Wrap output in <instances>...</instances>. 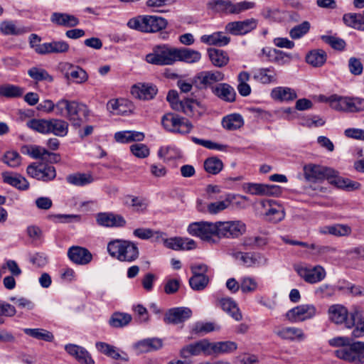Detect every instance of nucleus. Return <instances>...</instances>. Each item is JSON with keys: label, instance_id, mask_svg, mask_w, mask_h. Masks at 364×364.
<instances>
[{"label": "nucleus", "instance_id": "obj_11", "mask_svg": "<svg viewBox=\"0 0 364 364\" xmlns=\"http://www.w3.org/2000/svg\"><path fill=\"white\" fill-rule=\"evenodd\" d=\"M317 313L314 304H301L289 310L285 316L291 323L302 322L312 318Z\"/></svg>", "mask_w": 364, "mask_h": 364}, {"label": "nucleus", "instance_id": "obj_40", "mask_svg": "<svg viewBox=\"0 0 364 364\" xmlns=\"http://www.w3.org/2000/svg\"><path fill=\"white\" fill-rule=\"evenodd\" d=\"M254 79L263 84H269L277 81V73L272 67L260 68L254 74Z\"/></svg>", "mask_w": 364, "mask_h": 364}, {"label": "nucleus", "instance_id": "obj_10", "mask_svg": "<svg viewBox=\"0 0 364 364\" xmlns=\"http://www.w3.org/2000/svg\"><path fill=\"white\" fill-rule=\"evenodd\" d=\"M246 225L240 220L218 222V238H237L245 233Z\"/></svg>", "mask_w": 364, "mask_h": 364}, {"label": "nucleus", "instance_id": "obj_51", "mask_svg": "<svg viewBox=\"0 0 364 364\" xmlns=\"http://www.w3.org/2000/svg\"><path fill=\"white\" fill-rule=\"evenodd\" d=\"M23 93V89L11 84L0 86V96L7 98L18 97Z\"/></svg>", "mask_w": 364, "mask_h": 364}, {"label": "nucleus", "instance_id": "obj_21", "mask_svg": "<svg viewBox=\"0 0 364 364\" xmlns=\"http://www.w3.org/2000/svg\"><path fill=\"white\" fill-rule=\"evenodd\" d=\"M208 355L228 354L235 351L237 344L231 341L210 342L208 340Z\"/></svg>", "mask_w": 364, "mask_h": 364}, {"label": "nucleus", "instance_id": "obj_41", "mask_svg": "<svg viewBox=\"0 0 364 364\" xmlns=\"http://www.w3.org/2000/svg\"><path fill=\"white\" fill-rule=\"evenodd\" d=\"M343 21L347 26L357 30L364 31L363 14H346L343 16Z\"/></svg>", "mask_w": 364, "mask_h": 364}, {"label": "nucleus", "instance_id": "obj_7", "mask_svg": "<svg viewBox=\"0 0 364 364\" xmlns=\"http://www.w3.org/2000/svg\"><path fill=\"white\" fill-rule=\"evenodd\" d=\"M188 232L193 236L198 237L202 240L210 243H216L214 237H218V222H195L188 227Z\"/></svg>", "mask_w": 364, "mask_h": 364}, {"label": "nucleus", "instance_id": "obj_35", "mask_svg": "<svg viewBox=\"0 0 364 364\" xmlns=\"http://www.w3.org/2000/svg\"><path fill=\"white\" fill-rule=\"evenodd\" d=\"M68 132V123L63 119L52 118L49 119L48 134L57 136H65Z\"/></svg>", "mask_w": 364, "mask_h": 364}, {"label": "nucleus", "instance_id": "obj_29", "mask_svg": "<svg viewBox=\"0 0 364 364\" xmlns=\"http://www.w3.org/2000/svg\"><path fill=\"white\" fill-rule=\"evenodd\" d=\"M218 305L235 321H240L242 319V315L237 304L231 298L227 297L219 299Z\"/></svg>", "mask_w": 364, "mask_h": 364}, {"label": "nucleus", "instance_id": "obj_23", "mask_svg": "<svg viewBox=\"0 0 364 364\" xmlns=\"http://www.w3.org/2000/svg\"><path fill=\"white\" fill-rule=\"evenodd\" d=\"M162 340L158 338H149L139 341L134 345L135 350L138 353H145L161 348Z\"/></svg>", "mask_w": 364, "mask_h": 364}, {"label": "nucleus", "instance_id": "obj_24", "mask_svg": "<svg viewBox=\"0 0 364 364\" xmlns=\"http://www.w3.org/2000/svg\"><path fill=\"white\" fill-rule=\"evenodd\" d=\"M201 58L199 51L188 48H176L175 62L183 61L186 63H195Z\"/></svg>", "mask_w": 364, "mask_h": 364}, {"label": "nucleus", "instance_id": "obj_31", "mask_svg": "<svg viewBox=\"0 0 364 364\" xmlns=\"http://www.w3.org/2000/svg\"><path fill=\"white\" fill-rule=\"evenodd\" d=\"M271 97L279 102L293 101L297 97L296 91L288 87H277L271 92Z\"/></svg>", "mask_w": 364, "mask_h": 364}, {"label": "nucleus", "instance_id": "obj_33", "mask_svg": "<svg viewBox=\"0 0 364 364\" xmlns=\"http://www.w3.org/2000/svg\"><path fill=\"white\" fill-rule=\"evenodd\" d=\"M330 106L335 110L351 112V98L331 95L328 99Z\"/></svg>", "mask_w": 364, "mask_h": 364}, {"label": "nucleus", "instance_id": "obj_52", "mask_svg": "<svg viewBox=\"0 0 364 364\" xmlns=\"http://www.w3.org/2000/svg\"><path fill=\"white\" fill-rule=\"evenodd\" d=\"M274 188L273 186H267L260 183H249L247 186V192L252 195H272V190Z\"/></svg>", "mask_w": 364, "mask_h": 364}, {"label": "nucleus", "instance_id": "obj_45", "mask_svg": "<svg viewBox=\"0 0 364 364\" xmlns=\"http://www.w3.org/2000/svg\"><path fill=\"white\" fill-rule=\"evenodd\" d=\"M237 258L240 259L246 267L258 265L263 259L259 254L252 252H239L237 253Z\"/></svg>", "mask_w": 364, "mask_h": 364}, {"label": "nucleus", "instance_id": "obj_61", "mask_svg": "<svg viewBox=\"0 0 364 364\" xmlns=\"http://www.w3.org/2000/svg\"><path fill=\"white\" fill-rule=\"evenodd\" d=\"M3 161L12 168L18 167L21 162V157L16 151H7L3 159Z\"/></svg>", "mask_w": 364, "mask_h": 364}, {"label": "nucleus", "instance_id": "obj_53", "mask_svg": "<svg viewBox=\"0 0 364 364\" xmlns=\"http://www.w3.org/2000/svg\"><path fill=\"white\" fill-rule=\"evenodd\" d=\"M71 70L66 74V77H71L75 82L81 84L88 80V75L87 72L79 66H73L70 65Z\"/></svg>", "mask_w": 364, "mask_h": 364}, {"label": "nucleus", "instance_id": "obj_44", "mask_svg": "<svg viewBox=\"0 0 364 364\" xmlns=\"http://www.w3.org/2000/svg\"><path fill=\"white\" fill-rule=\"evenodd\" d=\"M66 181L72 185L83 186L92 183L94 181V178L90 173H75L68 175L66 177Z\"/></svg>", "mask_w": 364, "mask_h": 364}, {"label": "nucleus", "instance_id": "obj_47", "mask_svg": "<svg viewBox=\"0 0 364 364\" xmlns=\"http://www.w3.org/2000/svg\"><path fill=\"white\" fill-rule=\"evenodd\" d=\"M132 316L126 313H114L110 318L109 323L114 328H122L128 325L132 321Z\"/></svg>", "mask_w": 364, "mask_h": 364}, {"label": "nucleus", "instance_id": "obj_17", "mask_svg": "<svg viewBox=\"0 0 364 364\" xmlns=\"http://www.w3.org/2000/svg\"><path fill=\"white\" fill-rule=\"evenodd\" d=\"M97 223L106 228H120L126 225L125 219L113 213H99L96 215Z\"/></svg>", "mask_w": 364, "mask_h": 364}, {"label": "nucleus", "instance_id": "obj_4", "mask_svg": "<svg viewBox=\"0 0 364 364\" xmlns=\"http://www.w3.org/2000/svg\"><path fill=\"white\" fill-rule=\"evenodd\" d=\"M107 252L109 255L121 262H132L139 255L137 245L124 240H113L107 244Z\"/></svg>", "mask_w": 364, "mask_h": 364}, {"label": "nucleus", "instance_id": "obj_39", "mask_svg": "<svg viewBox=\"0 0 364 364\" xmlns=\"http://www.w3.org/2000/svg\"><path fill=\"white\" fill-rule=\"evenodd\" d=\"M244 124L242 117L240 114H230L224 117L222 119L223 127L227 130H236Z\"/></svg>", "mask_w": 364, "mask_h": 364}, {"label": "nucleus", "instance_id": "obj_27", "mask_svg": "<svg viewBox=\"0 0 364 364\" xmlns=\"http://www.w3.org/2000/svg\"><path fill=\"white\" fill-rule=\"evenodd\" d=\"M164 243L166 247L174 250H192L196 247L195 241L189 238L172 237L164 240Z\"/></svg>", "mask_w": 364, "mask_h": 364}, {"label": "nucleus", "instance_id": "obj_46", "mask_svg": "<svg viewBox=\"0 0 364 364\" xmlns=\"http://www.w3.org/2000/svg\"><path fill=\"white\" fill-rule=\"evenodd\" d=\"M250 77V74L246 71L240 72L237 76V90L240 95L247 97L251 93V87L247 82Z\"/></svg>", "mask_w": 364, "mask_h": 364}, {"label": "nucleus", "instance_id": "obj_49", "mask_svg": "<svg viewBox=\"0 0 364 364\" xmlns=\"http://www.w3.org/2000/svg\"><path fill=\"white\" fill-rule=\"evenodd\" d=\"M23 332L34 338L50 342L53 339L51 332L43 328H24Z\"/></svg>", "mask_w": 364, "mask_h": 364}, {"label": "nucleus", "instance_id": "obj_38", "mask_svg": "<svg viewBox=\"0 0 364 364\" xmlns=\"http://www.w3.org/2000/svg\"><path fill=\"white\" fill-rule=\"evenodd\" d=\"M208 53L210 60L215 67H223L226 65L229 61L227 53L220 49L208 48Z\"/></svg>", "mask_w": 364, "mask_h": 364}, {"label": "nucleus", "instance_id": "obj_13", "mask_svg": "<svg viewBox=\"0 0 364 364\" xmlns=\"http://www.w3.org/2000/svg\"><path fill=\"white\" fill-rule=\"evenodd\" d=\"M208 339L204 338L184 346L180 350V355L187 363H191V358L201 354L208 355Z\"/></svg>", "mask_w": 364, "mask_h": 364}, {"label": "nucleus", "instance_id": "obj_55", "mask_svg": "<svg viewBox=\"0 0 364 364\" xmlns=\"http://www.w3.org/2000/svg\"><path fill=\"white\" fill-rule=\"evenodd\" d=\"M209 283L208 276L200 274L193 275L189 279V284L192 289L195 291L203 290Z\"/></svg>", "mask_w": 364, "mask_h": 364}, {"label": "nucleus", "instance_id": "obj_48", "mask_svg": "<svg viewBox=\"0 0 364 364\" xmlns=\"http://www.w3.org/2000/svg\"><path fill=\"white\" fill-rule=\"evenodd\" d=\"M26 125L28 128L41 134H48L49 119H32L27 122Z\"/></svg>", "mask_w": 364, "mask_h": 364}, {"label": "nucleus", "instance_id": "obj_5", "mask_svg": "<svg viewBox=\"0 0 364 364\" xmlns=\"http://www.w3.org/2000/svg\"><path fill=\"white\" fill-rule=\"evenodd\" d=\"M329 319L336 324H344L351 328L355 322L360 319L363 311L360 307L354 306L350 311L341 304L331 305L328 311Z\"/></svg>", "mask_w": 364, "mask_h": 364}, {"label": "nucleus", "instance_id": "obj_50", "mask_svg": "<svg viewBox=\"0 0 364 364\" xmlns=\"http://www.w3.org/2000/svg\"><path fill=\"white\" fill-rule=\"evenodd\" d=\"M4 181L20 189L26 190L29 187L28 181L21 176H11L6 173L3 174Z\"/></svg>", "mask_w": 364, "mask_h": 364}, {"label": "nucleus", "instance_id": "obj_60", "mask_svg": "<svg viewBox=\"0 0 364 364\" xmlns=\"http://www.w3.org/2000/svg\"><path fill=\"white\" fill-rule=\"evenodd\" d=\"M48 218L55 223H79L81 220L80 215H50Z\"/></svg>", "mask_w": 364, "mask_h": 364}, {"label": "nucleus", "instance_id": "obj_59", "mask_svg": "<svg viewBox=\"0 0 364 364\" xmlns=\"http://www.w3.org/2000/svg\"><path fill=\"white\" fill-rule=\"evenodd\" d=\"M257 283L254 278L242 277L240 280V289L245 294L252 293L257 290Z\"/></svg>", "mask_w": 364, "mask_h": 364}, {"label": "nucleus", "instance_id": "obj_8", "mask_svg": "<svg viewBox=\"0 0 364 364\" xmlns=\"http://www.w3.org/2000/svg\"><path fill=\"white\" fill-rule=\"evenodd\" d=\"M255 4L251 1H241L233 4L229 0H211L208 3V7L216 12L230 14H239L245 11L254 8Z\"/></svg>", "mask_w": 364, "mask_h": 364}, {"label": "nucleus", "instance_id": "obj_28", "mask_svg": "<svg viewBox=\"0 0 364 364\" xmlns=\"http://www.w3.org/2000/svg\"><path fill=\"white\" fill-rule=\"evenodd\" d=\"M50 21L58 26L64 27H75L80 23L79 19L75 16L60 12L53 13Z\"/></svg>", "mask_w": 364, "mask_h": 364}, {"label": "nucleus", "instance_id": "obj_16", "mask_svg": "<svg viewBox=\"0 0 364 364\" xmlns=\"http://www.w3.org/2000/svg\"><path fill=\"white\" fill-rule=\"evenodd\" d=\"M70 46L65 41H53L37 45L35 51L41 55L50 53H65L69 50Z\"/></svg>", "mask_w": 364, "mask_h": 364}, {"label": "nucleus", "instance_id": "obj_63", "mask_svg": "<svg viewBox=\"0 0 364 364\" xmlns=\"http://www.w3.org/2000/svg\"><path fill=\"white\" fill-rule=\"evenodd\" d=\"M352 229L348 225L335 224L331 225V235L336 237H345L351 234Z\"/></svg>", "mask_w": 364, "mask_h": 364}, {"label": "nucleus", "instance_id": "obj_3", "mask_svg": "<svg viewBox=\"0 0 364 364\" xmlns=\"http://www.w3.org/2000/svg\"><path fill=\"white\" fill-rule=\"evenodd\" d=\"M328 343L333 347H342L334 352L338 358L354 364L364 363V354L358 341L352 342L349 337L338 336L329 340Z\"/></svg>", "mask_w": 364, "mask_h": 364}, {"label": "nucleus", "instance_id": "obj_1", "mask_svg": "<svg viewBox=\"0 0 364 364\" xmlns=\"http://www.w3.org/2000/svg\"><path fill=\"white\" fill-rule=\"evenodd\" d=\"M304 176L309 182L318 183L327 179L331 184L348 191L357 190L360 187L358 182L339 176L336 171L314 164L304 166Z\"/></svg>", "mask_w": 364, "mask_h": 364}, {"label": "nucleus", "instance_id": "obj_42", "mask_svg": "<svg viewBox=\"0 0 364 364\" xmlns=\"http://www.w3.org/2000/svg\"><path fill=\"white\" fill-rule=\"evenodd\" d=\"M327 59L326 53L321 49L311 50L306 56V61L314 67L322 66Z\"/></svg>", "mask_w": 364, "mask_h": 364}, {"label": "nucleus", "instance_id": "obj_2", "mask_svg": "<svg viewBox=\"0 0 364 364\" xmlns=\"http://www.w3.org/2000/svg\"><path fill=\"white\" fill-rule=\"evenodd\" d=\"M54 112L55 115L66 117L77 127L87 120L90 112L85 104L66 99H61L55 103Z\"/></svg>", "mask_w": 364, "mask_h": 364}, {"label": "nucleus", "instance_id": "obj_9", "mask_svg": "<svg viewBox=\"0 0 364 364\" xmlns=\"http://www.w3.org/2000/svg\"><path fill=\"white\" fill-rule=\"evenodd\" d=\"M161 124L166 130L181 134H188L193 128L192 124L188 119L173 113L164 114Z\"/></svg>", "mask_w": 364, "mask_h": 364}, {"label": "nucleus", "instance_id": "obj_14", "mask_svg": "<svg viewBox=\"0 0 364 364\" xmlns=\"http://www.w3.org/2000/svg\"><path fill=\"white\" fill-rule=\"evenodd\" d=\"M225 75L220 71H203L194 77L195 85L200 90L215 87L213 84L223 81Z\"/></svg>", "mask_w": 364, "mask_h": 364}, {"label": "nucleus", "instance_id": "obj_58", "mask_svg": "<svg viewBox=\"0 0 364 364\" xmlns=\"http://www.w3.org/2000/svg\"><path fill=\"white\" fill-rule=\"evenodd\" d=\"M309 29L310 23L308 21H304L301 24L293 27L289 31V35L291 38L298 39L307 33Z\"/></svg>", "mask_w": 364, "mask_h": 364}, {"label": "nucleus", "instance_id": "obj_62", "mask_svg": "<svg viewBox=\"0 0 364 364\" xmlns=\"http://www.w3.org/2000/svg\"><path fill=\"white\" fill-rule=\"evenodd\" d=\"M196 101L192 99H186L181 100L178 104H175L176 110L181 111L186 115H191L193 112V105Z\"/></svg>", "mask_w": 364, "mask_h": 364}, {"label": "nucleus", "instance_id": "obj_20", "mask_svg": "<svg viewBox=\"0 0 364 364\" xmlns=\"http://www.w3.org/2000/svg\"><path fill=\"white\" fill-rule=\"evenodd\" d=\"M68 256L73 262L80 265L90 263L92 259V255L87 249L79 246L70 247Z\"/></svg>", "mask_w": 364, "mask_h": 364}, {"label": "nucleus", "instance_id": "obj_12", "mask_svg": "<svg viewBox=\"0 0 364 364\" xmlns=\"http://www.w3.org/2000/svg\"><path fill=\"white\" fill-rule=\"evenodd\" d=\"M295 271L306 282L315 284L323 280L326 277L324 268L320 265L311 267L304 265L294 267Z\"/></svg>", "mask_w": 364, "mask_h": 364}, {"label": "nucleus", "instance_id": "obj_25", "mask_svg": "<svg viewBox=\"0 0 364 364\" xmlns=\"http://www.w3.org/2000/svg\"><path fill=\"white\" fill-rule=\"evenodd\" d=\"M212 92L223 101L228 102H233L235 101V90L232 86L227 83H220L217 85L215 87H212Z\"/></svg>", "mask_w": 364, "mask_h": 364}, {"label": "nucleus", "instance_id": "obj_6", "mask_svg": "<svg viewBox=\"0 0 364 364\" xmlns=\"http://www.w3.org/2000/svg\"><path fill=\"white\" fill-rule=\"evenodd\" d=\"M176 48L161 44L153 48L152 52L146 55L147 63L157 65H171L175 63Z\"/></svg>", "mask_w": 364, "mask_h": 364}, {"label": "nucleus", "instance_id": "obj_22", "mask_svg": "<svg viewBox=\"0 0 364 364\" xmlns=\"http://www.w3.org/2000/svg\"><path fill=\"white\" fill-rule=\"evenodd\" d=\"M65 350L80 364H95V361L90 354L81 346L70 343L65 346Z\"/></svg>", "mask_w": 364, "mask_h": 364}, {"label": "nucleus", "instance_id": "obj_18", "mask_svg": "<svg viewBox=\"0 0 364 364\" xmlns=\"http://www.w3.org/2000/svg\"><path fill=\"white\" fill-rule=\"evenodd\" d=\"M158 89L150 83H138L132 87V95L139 100H150L157 94Z\"/></svg>", "mask_w": 364, "mask_h": 364}, {"label": "nucleus", "instance_id": "obj_15", "mask_svg": "<svg viewBox=\"0 0 364 364\" xmlns=\"http://www.w3.org/2000/svg\"><path fill=\"white\" fill-rule=\"evenodd\" d=\"M257 26V20L255 18L246 19L244 21H232L225 26V31L234 35H245L255 29Z\"/></svg>", "mask_w": 364, "mask_h": 364}, {"label": "nucleus", "instance_id": "obj_43", "mask_svg": "<svg viewBox=\"0 0 364 364\" xmlns=\"http://www.w3.org/2000/svg\"><path fill=\"white\" fill-rule=\"evenodd\" d=\"M96 348L100 353L110 357L113 359H121L122 360L128 361L129 358L127 355L121 356L117 351L116 348L105 342H97L95 344Z\"/></svg>", "mask_w": 364, "mask_h": 364}, {"label": "nucleus", "instance_id": "obj_54", "mask_svg": "<svg viewBox=\"0 0 364 364\" xmlns=\"http://www.w3.org/2000/svg\"><path fill=\"white\" fill-rule=\"evenodd\" d=\"M223 167V164L220 159L217 157L208 158L204 162L205 170L210 174H218Z\"/></svg>", "mask_w": 364, "mask_h": 364}, {"label": "nucleus", "instance_id": "obj_34", "mask_svg": "<svg viewBox=\"0 0 364 364\" xmlns=\"http://www.w3.org/2000/svg\"><path fill=\"white\" fill-rule=\"evenodd\" d=\"M166 25V20L162 17L156 16H145V32H157L165 28Z\"/></svg>", "mask_w": 364, "mask_h": 364}, {"label": "nucleus", "instance_id": "obj_57", "mask_svg": "<svg viewBox=\"0 0 364 364\" xmlns=\"http://www.w3.org/2000/svg\"><path fill=\"white\" fill-rule=\"evenodd\" d=\"M274 203H275V202L272 200H265L261 202V204L264 208L269 207V208L266 212V215L269 216L277 215L274 218V220L280 221L284 216V212L279 208H273L272 205Z\"/></svg>", "mask_w": 364, "mask_h": 364}, {"label": "nucleus", "instance_id": "obj_26", "mask_svg": "<svg viewBox=\"0 0 364 364\" xmlns=\"http://www.w3.org/2000/svg\"><path fill=\"white\" fill-rule=\"evenodd\" d=\"M262 53L267 58L269 62L279 65H284L290 62L289 55L275 48H264L262 50Z\"/></svg>", "mask_w": 364, "mask_h": 364}, {"label": "nucleus", "instance_id": "obj_30", "mask_svg": "<svg viewBox=\"0 0 364 364\" xmlns=\"http://www.w3.org/2000/svg\"><path fill=\"white\" fill-rule=\"evenodd\" d=\"M21 153L26 154L35 159H44L46 156H53L58 158V155L54 153L49 152L45 148L41 147L37 145H26L21 147ZM56 161V159H53Z\"/></svg>", "mask_w": 364, "mask_h": 364}, {"label": "nucleus", "instance_id": "obj_56", "mask_svg": "<svg viewBox=\"0 0 364 364\" xmlns=\"http://www.w3.org/2000/svg\"><path fill=\"white\" fill-rule=\"evenodd\" d=\"M28 75L36 81L46 80L51 82L53 80V77L46 70L36 67L29 69Z\"/></svg>", "mask_w": 364, "mask_h": 364}, {"label": "nucleus", "instance_id": "obj_32", "mask_svg": "<svg viewBox=\"0 0 364 364\" xmlns=\"http://www.w3.org/2000/svg\"><path fill=\"white\" fill-rule=\"evenodd\" d=\"M200 41L210 46H225L230 41V37L223 34V32H215L210 35H203L200 37Z\"/></svg>", "mask_w": 364, "mask_h": 364}, {"label": "nucleus", "instance_id": "obj_64", "mask_svg": "<svg viewBox=\"0 0 364 364\" xmlns=\"http://www.w3.org/2000/svg\"><path fill=\"white\" fill-rule=\"evenodd\" d=\"M126 204L132 206L136 211H143L147 207L146 200L139 197H129L126 200Z\"/></svg>", "mask_w": 364, "mask_h": 364}, {"label": "nucleus", "instance_id": "obj_19", "mask_svg": "<svg viewBox=\"0 0 364 364\" xmlns=\"http://www.w3.org/2000/svg\"><path fill=\"white\" fill-rule=\"evenodd\" d=\"M192 311L188 307H177L168 310L165 314L164 321L166 323L178 324L188 319Z\"/></svg>", "mask_w": 364, "mask_h": 364}, {"label": "nucleus", "instance_id": "obj_36", "mask_svg": "<svg viewBox=\"0 0 364 364\" xmlns=\"http://www.w3.org/2000/svg\"><path fill=\"white\" fill-rule=\"evenodd\" d=\"M275 333L282 339L285 340H303L305 337L303 331L301 328L295 327H284L277 331Z\"/></svg>", "mask_w": 364, "mask_h": 364}, {"label": "nucleus", "instance_id": "obj_37", "mask_svg": "<svg viewBox=\"0 0 364 364\" xmlns=\"http://www.w3.org/2000/svg\"><path fill=\"white\" fill-rule=\"evenodd\" d=\"M144 138V134L143 132L136 131H122L118 132L114 134V139L119 143L141 141Z\"/></svg>", "mask_w": 364, "mask_h": 364}]
</instances>
